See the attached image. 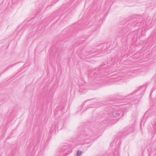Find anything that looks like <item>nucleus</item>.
<instances>
[{
  "instance_id": "16",
  "label": "nucleus",
  "mask_w": 156,
  "mask_h": 156,
  "mask_svg": "<svg viewBox=\"0 0 156 156\" xmlns=\"http://www.w3.org/2000/svg\"><path fill=\"white\" fill-rule=\"evenodd\" d=\"M84 104H83H83H82V106H84Z\"/></svg>"
},
{
  "instance_id": "4",
  "label": "nucleus",
  "mask_w": 156,
  "mask_h": 156,
  "mask_svg": "<svg viewBox=\"0 0 156 156\" xmlns=\"http://www.w3.org/2000/svg\"><path fill=\"white\" fill-rule=\"evenodd\" d=\"M111 112L113 118H117L116 119V122L119 119V118H117L118 117H119L120 115L123 116V112L119 108H117L112 111H111Z\"/></svg>"
},
{
  "instance_id": "2",
  "label": "nucleus",
  "mask_w": 156,
  "mask_h": 156,
  "mask_svg": "<svg viewBox=\"0 0 156 156\" xmlns=\"http://www.w3.org/2000/svg\"><path fill=\"white\" fill-rule=\"evenodd\" d=\"M105 70L104 66H101L96 68L92 71H90L88 75V78L91 80H98L99 77L102 76V75L105 73Z\"/></svg>"
},
{
  "instance_id": "1",
  "label": "nucleus",
  "mask_w": 156,
  "mask_h": 156,
  "mask_svg": "<svg viewBox=\"0 0 156 156\" xmlns=\"http://www.w3.org/2000/svg\"><path fill=\"white\" fill-rule=\"evenodd\" d=\"M98 123L88 122L86 123L85 128L83 129L79 136V138L84 141L85 144H88L93 141V138L98 133V130L101 126H99Z\"/></svg>"
},
{
  "instance_id": "5",
  "label": "nucleus",
  "mask_w": 156,
  "mask_h": 156,
  "mask_svg": "<svg viewBox=\"0 0 156 156\" xmlns=\"http://www.w3.org/2000/svg\"><path fill=\"white\" fill-rule=\"evenodd\" d=\"M129 29L126 26L121 29L119 31L118 35L119 37H125L126 35V34L129 31Z\"/></svg>"
},
{
  "instance_id": "3",
  "label": "nucleus",
  "mask_w": 156,
  "mask_h": 156,
  "mask_svg": "<svg viewBox=\"0 0 156 156\" xmlns=\"http://www.w3.org/2000/svg\"><path fill=\"white\" fill-rule=\"evenodd\" d=\"M112 120H115L113 119V117L111 114V112L110 111H105L101 115V118L99 119L100 121H101V125L103 124H105L107 123L109 121Z\"/></svg>"
},
{
  "instance_id": "13",
  "label": "nucleus",
  "mask_w": 156,
  "mask_h": 156,
  "mask_svg": "<svg viewBox=\"0 0 156 156\" xmlns=\"http://www.w3.org/2000/svg\"><path fill=\"white\" fill-rule=\"evenodd\" d=\"M138 23H139V22H136L135 23H132V25L134 26H136L138 25Z\"/></svg>"
},
{
  "instance_id": "8",
  "label": "nucleus",
  "mask_w": 156,
  "mask_h": 156,
  "mask_svg": "<svg viewBox=\"0 0 156 156\" xmlns=\"http://www.w3.org/2000/svg\"><path fill=\"white\" fill-rule=\"evenodd\" d=\"M58 129V126H52L51 128V132L52 133H55Z\"/></svg>"
},
{
  "instance_id": "18",
  "label": "nucleus",
  "mask_w": 156,
  "mask_h": 156,
  "mask_svg": "<svg viewBox=\"0 0 156 156\" xmlns=\"http://www.w3.org/2000/svg\"><path fill=\"white\" fill-rule=\"evenodd\" d=\"M130 128H131V129H132V127H131Z\"/></svg>"
},
{
  "instance_id": "17",
  "label": "nucleus",
  "mask_w": 156,
  "mask_h": 156,
  "mask_svg": "<svg viewBox=\"0 0 156 156\" xmlns=\"http://www.w3.org/2000/svg\"><path fill=\"white\" fill-rule=\"evenodd\" d=\"M154 156H156V154H154Z\"/></svg>"
},
{
  "instance_id": "6",
  "label": "nucleus",
  "mask_w": 156,
  "mask_h": 156,
  "mask_svg": "<svg viewBox=\"0 0 156 156\" xmlns=\"http://www.w3.org/2000/svg\"><path fill=\"white\" fill-rule=\"evenodd\" d=\"M60 151L63 153V156H66L72 152L71 149L68 146H65L62 148Z\"/></svg>"
},
{
  "instance_id": "10",
  "label": "nucleus",
  "mask_w": 156,
  "mask_h": 156,
  "mask_svg": "<svg viewBox=\"0 0 156 156\" xmlns=\"http://www.w3.org/2000/svg\"><path fill=\"white\" fill-rule=\"evenodd\" d=\"M15 65H16V64H11L9 66H7V67L6 68V69H4V70L3 71V72H2L1 73H0V75H1L4 72L7 71L10 68L13 67Z\"/></svg>"
},
{
  "instance_id": "14",
  "label": "nucleus",
  "mask_w": 156,
  "mask_h": 156,
  "mask_svg": "<svg viewBox=\"0 0 156 156\" xmlns=\"http://www.w3.org/2000/svg\"><path fill=\"white\" fill-rule=\"evenodd\" d=\"M154 126L156 127V118H155L154 120Z\"/></svg>"
},
{
  "instance_id": "9",
  "label": "nucleus",
  "mask_w": 156,
  "mask_h": 156,
  "mask_svg": "<svg viewBox=\"0 0 156 156\" xmlns=\"http://www.w3.org/2000/svg\"><path fill=\"white\" fill-rule=\"evenodd\" d=\"M129 130H130L129 129L128 130H126V131H124L122 132V134L121 135H120L119 134V136H121V137H122L124 135H127V134L130 133L132 132V130H131L129 132H128V131Z\"/></svg>"
},
{
  "instance_id": "11",
  "label": "nucleus",
  "mask_w": 156,
  "mask_h": 156,
  "mask_svg": "<svg viewBox=\"0 0 156 156\" xmlns=\"http://www.w3.org/2000/svg\"><path fill=\"white\" fill-rule=\"evenodd\" d=\"M80 90L79 91L81 93H83L85 92V90L84 88V87L83 85H80L79 86Z\"/></svg>"
},
{
  "instance_id": "12",
  "label": "nucleus",
  "mask_w": 156,
  "mask_h": 156,
  "mask_svg": "<svg viewBox=\"0 0 156 156\" xmlns=\"http://www.w3.org/2000/svg\"><path fill=\"white\" fill-rule=\"evenodd\" d=\"M83 153V152L80 151V150H78L76 153V156H81Z\"/></svg>"
},
{
  "instance_id": "15",
  "label": "nucleus",
  "mask_w": 156,
  "mask_h": 156,
  "mask_svg": "<svg viewBox=\"0 0 156 156\" xmlns=\"http://www.w3.org/2000/svg\"><path fill=\"white\" fill-rule=\"evenodd\" d=\"M58 1H56L54 3V2H53V3H52L50 5V6H51V5H52L54 4H55V3H56Z\"/></svg>"
},
{
  "instance_id": "7",
  "label": "nucleus",
  "mask_w": 156,
  "mask_h": 156,
  "mask_svg": "<svg viewBox=\"0 0 156 156\" xmlns=\"http://www.w3.org/2000/svg\"><path fill=\"white\" fill-rule=\"evenodd\" d=\"M146 87L144 85L139 87L136 90L134 91L132 93V94L136 92L138 93V95L140 94H143Z\"/></svg>"
}]
</instances>
